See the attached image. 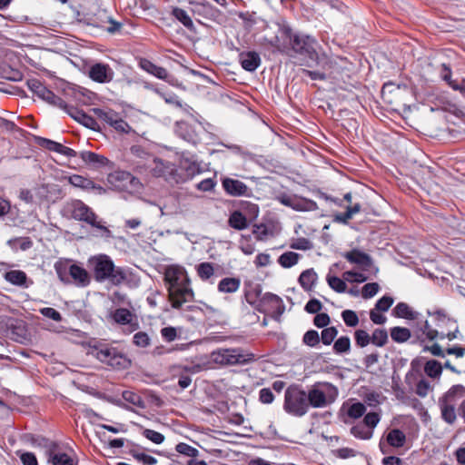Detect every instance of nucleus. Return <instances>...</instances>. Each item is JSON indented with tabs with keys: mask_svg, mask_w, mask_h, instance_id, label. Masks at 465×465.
Listing matches in <instances>:
<instances>
[{
	"mask_svg": "<svg viewBox=\"0 0 465 465\" xmlns=\"http://www.w3.org/2000/svg\"><path fill=\"white\" fill-rule=\"evenodd\" d=\"M337 388L329 382L316 383L307 393V402L313 408H323L335 401Z\"/></svg>",
	"mask_w": 465,
	"mask_h": 465,
	"instance_id": "1a4fd4ad",
	"label": "nucleus"
},
{
	"mask_svg": "<svg viewBox=\"0 0 465 465\" xmlns=\"http://www.w3.org/2000/svg\"><path fill=\"white\" fill-rule=\"evenodd\" d=\"M114 73L106 64L97 63L89 69V77L100 84L109 83L113 80Z\"/></svg>",
	"mask_w": 465,
	"mask_h": 465,
	"instance_id": "f3484780",
	"label": "nucleus"
},
{
	"mask_svg": "<svg viewBox=\"0 0 465 465\" xmlns=\"http://www.w3.org/2000/svg\"><path fill=\"white\" fill-rule=\"evenodd\" d=\"M392 315L406 320H417L420 313L413 311L407 303L399 302L392 310Z\"/></svg>",
	"mask_w": 465,
	"mask_h": 465,
	"instance_id": "cd10ccee",
	"label": "nucleus"
},
{
	"mask_svg": "<svg viewBox=\"0 0 465 465\" xmlns=\"http://www.w3.org/2000/svg\"><path fill=\"white\" fill-rule=\"evenodd\" d=\"M351 349V340L348 336H341L333 344L335 353L341 354L348 352Z\"/></svg>",
	"mask_w": 465,
	"mask_h": 465,
	"instance_id": "09e8293b",
	"label": "nucleus"
},
{
	"mask_svg": "<svg viewBox=\"0 0 465 465\" xmlns=\"http://www.w3.org/2000/svg\"><path fill=\"white\" fill-rule=\"evenodd\" d=\"M37 143L40 146H42L51 152H55L57 153L60 152L61 147L63 145L60 143L54 142V141L47 139V138H43V137H37Z\"/></svg>",
	"mask_w": 465,
	"mask_h": 465,
	"instance_id": "6e6d98bb",
	"label": "nucleus"
},
{
	"mask_svg": "<svg viewBox=\"0 0 465 465\" xmlns=\"http://www.w3.org/2000/svg\"><path fill=\"white\" fill-rule=\"evenodd\" d=\"M171 14L176 20H178L188 30H190L192 32L195 31L193 22L185 10H183L180 7H173L172 9Z\"/></svg>",
	"mask_w": 465,
	"mask_h": 465,
	"instance_id": "473e14b6",
	"label": "nucleus"
},
{
	"mask_svg": "<svg viewBox=\"0 0 465 465\" xmlns=\"http://www.w3.org/2000/svg\"><path fill=\"white\" fill-rule=\"evenodd\" d=\"M283 409L292 416H304L309 410L307 393L299 386L288 387L284 393Z\"/></svg>",
	"mask_w": 465,
	"mask_h": 465,
	"instance_id": "423d86ee",
	"label": "nucleus"
},
{
	"mask_svg": "<svg viewBox=\"0 0 465 465\" xmlns=\"http://www.w3.org/2000/svg\"><path fill=\"white\" fill-rule=\"evenodd\" d=\"M71 280L77 287L82 288L88 286L91 282L88 272L77 264L70 265V281Z\"/></svg>",
	"mask_w": 465,
	"mask_h": 465,
	"instance_id": "aec40b11",
	"label": "nucleus"
},
{
	"mask_svg": "<svg viewBox=\"0 0 465 465\" xmlns=\"http://www.w3.org/2000/svg\"><path fill=\"white\" fill-rule=\"evenodd\" d=\"M140 67L150 74L157 77L158 79L169 81V74L167 70L162 66L154 64L148 59H141L139 63Z\"/></svg>",
	"mask_w": 465,
	"mask_h": 465,
	"instance_id": "393cba45",
	"label": "nucleus"
},
{
	"mask_svg": "<svg viewBox=\"0 0 465 465\" xmlns=\"http://www.w3.org/2000/svg\"><path fill=\"white\" fill-rule=\"evenodd\" d=\"M69 181L72 185L80 187L86 191H90V188L94 186V181L79 174L72 175Z\"/></svg>",
	"mask_w": 465,
	"mask_h": 465,
	"instance_id": "c03bdc74",
	"label": "nucleus"
},
{
	"mask_svg": "<svg viewBox=\"0 0 465 465\" xmlns=\"http://www.w3.org/2000/svg\"><path fill=\"white\" fill-rule=\"evenodd\" d=\"M26 84L29 90L38 98L59 108L67 109L66 103L49 90L40 80L36 78L29 79Z\"/></svg>",
	"mask_w": 465,
	"mask_h": 465,
	"instance_id": "f8f14e48",
	"label": "nucleus"
},
{
	"mask_svg": "<svg viewBox=\"0 0 465 465\" xmlns=\"http://www.w3.org/2000/svg\"><path fill=\"white\" fill-rule=\"evenodd\" d=\"M249 356L243 354L240 349H219L212 353V360L221 365H235L249 361Z\"/></svg>",
	"mask_w": 465,
	"mask_h": 465,
	"instance_id": "ddd939ff",
	"label": "nucleus"
},
{
	"mask_svg": "<svg viewBox=\"0 0 465 465\" xmlns=\"http://www.w3.org/2000/svg\"><path fill=\"white\" fill-rule=\"evenodd\" d=\"M301 255L294 252H283L278 259L279 264L283 268H291L294 266Z\"/></svg>",
	"mask_w": 465,
	"mask_h": 465,
	"instance_id": "ea45409f",
	"label": "nucleus"
},
{
	"mask_svg": "<svg viewBox=\"0 0 465 465\" xmlns=\"http://www.w3.org/2000/svg\"><path fill=\"white\" fill-rule=\"evenodd\" d=\"M67 112L74 120L82 124L84 126L92 130L99 128V124L96 120L85 114L83 110H79L75 107H70L67 109Z\"/></svg>",
	"mask_w": 465,
	"mask_h": 465,
	"instance_id": "5701e85b",
	"label": "nucleus"
},
{
	"mask_svg": "<svg viewBox=\"0 0 465 465\" xmlns=\"http://www.w3.org/2000/svg\"><path fill=\"white\" fill-rule=\"evenodd\" d=\"M442 364L436 360H429L424 364V372L431 379L439 380L442 374Z\"/></svg>",
	"mask_w": 465,
	"mask_h": 465,
	"instance_id": "f704fd0d",
	"label": "nucleus"
},
{
	"mask_svg": "<svg viewBox=\"0 0 465 465\" xmlns=\"http://www.w3.org/2000/svg\"><path fill=\"white\" fill-rule=\"evenodd\" d=\"M355 343L360 348H364L371 342V335L364 330H357L354 332Z\"/></svg>",
	"mask_w": 465,
	"mask_h": 465,
	"instance_id": "603ef678",
	"label": "nucleus"
},
{
	"mask_svg": "<svg viewBox=\"0 0 465 465\" xmlns=\"http://www.w3.org/2000/svg\"><path fill=\"white\" fill-rule=\"evenodd\" d=\"M386 440L391 447L401 448L406 443V435L400 429H392L388 432Z\"/></svg>",
	"mask_w": 465,
	"mask_h": 465,
	"instance_id": "7c9ffc66",
	"label": "nucleus"
},
{
	"mask_svg": "<svg viewBox=\"0 0 465 465\" xmlns=\"http://www.w3.org/2000/svg\"><path fill=\"white\" fill-rule=\"evenodd\" d=\"M463 400H465V386L462 384L452 385L439 398L440 416L446 423L450 425L455 423L458 413L456 405Z\"/></svg>",
	"mask_w": 465,
	"mask_h": 465,
	"instance_id": "39448f33",
	"label": "nucleus"
},
{
	"mask_svg": "<svg viewBox=\"0 0 465 465\" xmlns=\"http://www.w3.org/2000/svg\"><path fill=\"white\" fill-rule=\"evenodd\" d=\"M390 335L393 341L403 343L411 337V332L408 328L396 326L391 328Z\"/></svg>",
	"mask_w": 465,
	"mask_h": 465,
	"instance_id": "e433bc0d",
	"label": "nucleus"
},
{
	"mask_svg": "<svg viewBox=\"0 0 465 465\" xmlns=\"http://www.w3.org/2000/svg\"><path fill=\"white\" fill-rule=\"evenodd\" d=\"M201 172L202 170L197 163L190 162L188 160L183 161L181 163L180 169H178V173L183 178V180L181 183L192 179L196 174H199Z\"/></svg>",
	"mask_w": 465,
	"mask_h": 465,
	"instance_id": "bb28decb",
	"label": "nucleus"
},
{
	"mask_svg": "<svg viewBox=\"0 0 465 465\" xmlns=\"http://www.w3.org/2000/svg\"><path fill=\"white\" fill-rule=\"evenodd\" d=\"M93 112L98 119L104 121L110 126L118 115V114L112 109L94 108Z\"/></svg>",
	"mask_w": 465,
	"mask_h": 465,
	"instance_id": "58836bf2",
	"label": "nucleus"
},
{
	"mask_svg": "<svg viewBox=\"0 0 465 465\" xmlns=\"http://www.w3.org/2000/svg\"><path fill=\"white\" fill-rule=\"evenodd\" d=\"M342 257L350 263L356 264L363 272H371L373 274H377L379 272L378 267L373 263L372 258L359 249L354 248L346 252L342 253Z\"/></svg>",
	"mask_w": 465,
	"mask_h": 465,
	"instance_id": "4468645a",
	"label": "nucleus"
},
{
	"mask_svg": "<svg viewBox=\"0 0 465 465\" xmlns=\"http://www.w3.org/2000/svg\"><path fill=\"white\" fill-rule=\"evenodd\" d=\"M35 442H37V444L39 446L45 449V453L47 455L48 462L53 460L54 456L58 455V453H56V451L59 448V445L57 442L43 438V437L37 438L35 440Z\"/></svg>",
	"mask_w": 465,
	"mask_h": 465,
	"instance_id": "c9c22d12",
	"label": "nucleus"
},
{
	"mask_svg": "<svg viewBox=\"0 0 465 465\" xmlns=\"http://www.w3.org/2000/svg\"><path fill=\"white\" fill-rule=\"evenodd\" d=\"M317 278V273L313 269H307L299 276V283L304 291L309 292L314 287Z\"/></svg>",
	"mask_w": 465,
	"mask_h": 465,
	"instance_id": "c756f323",
	"label": "nucleus"
},
{
	"mask_svg": "<svg viewBox=\"0 0 465 465\" xmlns=\"http://www.w3.org/2000/svg\"><path fill=\"white\" fill-rule=\"evenodd\" d=\"M371 342L377 347H383L388 342V332L385 329H375L371 335Z\"/></svg>",
	"mask_w": 465,
	"mask_h": 465,
	"instance_id": "79ce46f5",
	"label": "nucleus"
},
{
	"mask_svg": "<svg viewBox=\"0 0 465 465\" xmlns=\"http://www.w3.org/2000/svg\"><path fill=\"white\" fill-rule=\"evenodd\" d=\"M134 156L144 159V163H137V168L149 169L155 177H163L168 183H181L183 178L178 173V169L169 161L155 158L144 152L142 147L134 145L131 148Z\"/></svg>",
	"mask_w": 465,
	"mask_h": 465,
	"instance_id": "f03ea898",
	"label": "nucleus"
},
{
	"mask_svg": "<svg viewBox=\"0 0 465 465\" xmlns=\"http://www.w3.org/2000/svg\"><path fill=\"white\" fill-rule=\"evenodd\" d=\"M229 225L238 231L244 230L249 223L246 216L240 211H233L228 220Z\"/></svg>",
	"mask_w": 465,
	"mask_h": 465,
	"instance_id": "72a5a7b5",
	"label": "nucleus"
},
{
	"mask_svg": "<svg viewBox=\"0 0 465 465\" xmlns=\"http://www.w3.org/2000/svg\"><path fill=\"white\" fill-rule=\"evenodd\" d=\"M380 290V286L377 282L366 283L362 287L361 295L364 299H370L375 296Z\"/></svg>",
	"mask_w": 465,
	"mask_h": 465,
	"instance_id": "e2e57ef3",
	"label": "nucleus"
},
{
	"mask_svg": "<svg viewBox=\"0 0 465 465\" xmlns=\"http://www.w3.org/2000/svg\"><path fill=\"white\" fill-rule=\"evenodd\" d=\"M247 302L261 313L270 315L273 320L279 322L285 311V304L281 297L276 294L266 292L256 301Z\"/></svg>",
	"mask_w": 465,
	"mask_h": 465,
	"instance_id": "6e6552de",
	"label": "nucleus"
},
{
	"mask_svg": "<svg viewBox=\"0 0 465 465\" xmlns=\"http://www.w3.org/2000/svg\"><path fill=\"white\" fill-rule=\"evenodd\" d=\"M222 186L224 192L234 197L250 196L252 190L242 181L224 177L222 179Z\"/></svg>",
	"mask_w": 465,
	"mask_h": 465,
	"instance_id": "2eb2a0df",
	"label": "nucleus"
},
{
	"mask_svg": "<svg viewBox=\"0 0 465 465\" xmlns=\"http://www.w3.org/2000/svg\"><path fill=\"white\" fill-rule=\"evenodd\" d=\"M150 341L149 335L144 331H138L133 337L134 344L141 348L147 347L150 344Z\"/></svg>",
	"mask_w": 465,
	"mask_h": 465,
	"instance_id": "0e129e2a",
	"label": "nucleus"
},
{
	"mask_svg": "<svg viewBox=\"0 0 465 465\" xmlns=\"http://www.w3.org/2000/svg\"><path fill=\"white\" fill-rule=\"evenodd\" d=\"M122 397L126 402L132 404L133 406H135V407H138L141 409L145 408L144 401L139 394H137L134 391H124L122 393Z\"/></svg>",
	"mask_w": 465,
	"mask_h": 465,
	"instance_id": "a19ab883",
	"label": "nucleus"
},
{
	"mask_svg": "<svg viewBox=\"0 0 465 465\" xmlns=\"http://www.w3.org/2000/svg\"><path fill=\"white\" fill-rule=\"evenodd\" d=\"M4 279L13 285L23 288H27L33 283L32 281L28 280L26 273L21 270H11L6 272L4 274Z\"/></svg>",
	"mask_w": 465,
	"mask_h": 465,
	"instance_id": "b1692460",
	"label": "nucleus"
},
{
	"mask_svg": "<svg viewBox=\"0 0 465 465\" xmlns=\"http://www.w3.org/2000/svg\"><path fill=\"white\" fill-rule=\"evenodd\" d=\"M241 280L234 277H226L218 283V291L224 293H233L239 290Z\"/></svg>",
	"mask_w": 465,
	"mask_h": 465,
	"instance_id": "c85d7f7f",
	"label": "nucleus"
},
{
	"mask_svg": "<svg viewBox=\"0 0 465 465\" xmlns=\"http://www.w3.org/2000/svg\"><path fill=\"white\" fill-rule=\"evenodd\" d=\"M420 330L421 331V332L423 334H425V336L430 340V341H433L435 339L438 338L439 336V331L435 329H432L431 326L430 325L429 322L427 320H424L422 322H421V325L420 327Z\"/></svg>",
	"mask_w": 465,
	"mask_h": 465,
	"instance_id": "69168bd1",
	"label": "nucleus"
},
{
	"mask_svg": "<svg viewBox=\"0 0 465 465\" xmlns=\"http://www.w3.org/2000/svg\"><path fill=\"white\" fill-rule=\"evenodd\" d=\"M80 158L93 169H99L106 166L110 161L104 155L90 151H83L79 153Z\"/></svg>",
	"mask_w": 465,
	"mask_h": 465,
	"instance_id": "4be33fe9",
	"label": "nucleus"
},
{
	"mask_svg": "<svg viewBox=\"0 0 465 465\" xmlns=\"http://www.w3.org/2000/svg\"><path fill=\"white\" fill-rule=\"evenodd\" d=\"M252 233L257 240L262 241L267 238L270 232H269L267 225H265L264 223H260V224H255L253 226Z\"/></svg>",
	"mask_w": 465,
	"mask_h": 465,
	"instance_id": "774afa93",
	"label": "nucleus"
},
{
	"mask_svg": "<svg viewBox=\"0 0 465 465\" xmlns=\"http://www.w3.org/2000/svg\"><path fill=\"white\" fill-rule=\"evenodd\" d=\"M338 334L336 327H327L322 331L321 340L324 345H330Z\"/></svg>",
	"mask_w": 465,
	"mask_h": 465,
	"instance_id": "5fc2aeb1",
	"label": "nucleus"
},
{
	"mask_svg": "<svg viewBox=\"0 0 465 465\" xmlns=\"http://www.w3.org/2000/svg\"><path fill=\"white\" fill-rule=\"evenodd\" d=\"M193 13L213 21L221 16V11L207 1L194 3Z\"/></svg>",
	"mask_w": 465,
	"mask_h": 465,
	"instance_id": "6ab92c4d",
	"label": "nucleus"
},
{
	"mask_svg": "<svg viewBox=\"0 0 465 465\" xmlns=\"http://www.w3.org/2000/svg\"><path fill=\"white\" fill-rule=\"evenodd\" d=\"M302 341L309 347H315L320 342V336L317 331L310 330L303 335Z\"/></svg>",
	"mask_w": 465,
	"mask_h": 465,
	"instance_id": "bf43d9fd",
	"label": "nucleus"
},
{
	"mask_svg": "<svg viewBox=\"0 0 465 465\" xmlns=\"http://www.w3.org/2000/svg\"><path fill=\"white\" fill-rule=\"evenodd\" d=\"M292 210L297 212H311L318 210L317 203L302 196H295Z\"/></svg>",
	"mask_w": 465,
	"mask_h": 465,
	"instance_id": "2f4dec72",
	"label": "nucleus"
},
{
	"mask_svg": "<svg viewBox=\"0 0 465 465\" xmlns=\"http://www.w3.org/2000/svg\"><path fill=\"white\" fill-rule=\"evenodd\" d=\"M343 279L350 282H357L362 283L368 280V276H366L363 272H355V271H347L343 272Z\"/></svg>",
	"mask_w": 465,
	"mask_h": 465,
	"instance_id": "8fccbe9b",
	"label": "nucleus"
},
{
	"mask_svg": "<svg viewBox=\"0 0 465 465\" xmlns=\"http://www.w3.org/2000/svg\"><path fill=\"white\" fill-rule=\"evenodd\" d=\"M432 390L433 387L430 385V381L425 379H421L416 384L415 392L418 396L425 398Z\"/></svg>",
	"mask_w": 465,
	"mask_h": 465,
	"instance_id": "4d7b16f0",
	"label": "nucleus"
},
{
	"mask_svg": "<svg viewBox=\"0 0 465 465\" xmlns=\"http://www.w3.org/2000/svg\"><path fill=\"white\" fill-rule=\"evenodd\" d=\"M92 354L98 361L114 369L124 370L131 365V361L124 353L107 344L94 347Z\"/></svg>",
	"mask_w": 465,
	"mask_h": 465,
	"instance_id": "0eeeda50",
	"label": "nucleus"
},
{
	"mask_svg": "<svg viewBox=\"0 0 465 465\" xmlns=\"http://www.w3.org/2000/svg\"><path fill=\"white\" fill-rule=\"evenodd\" d=\"M203 306H197V305H187L186 310L189 312H193L195 314L202 313L204 316H211L219 313V311L217 309H214L213 307L206 304L202 303Z\"/></svg>",
	"mask_w": 465,
	"mask_h": 465,
	"instance_id": "a18cd8bd",
	"label": "nucleus"
},
{
	"mask_svg": "<svg viewBox=\"0 0 465 465\" xmlns=\"http://www.w3.org/2000/svg\"><path fill=\"white\" fill-rule=\"evenodd\" d=\"M175 450L180 454H183L190 458H195L199 454L197 449L184 442L178 443L175 447Z\"/></svg>",
	"mask_w": 465,
	"mask_h": 465,
	"instance_id": "864d4df0",
	"label": "nucleus"
},
{
	"mask_svg": "<svg viewBox=\"0 0 465 465\" xmlns=\"http://www.w3.org/2000/svg\"><path fill=\"white\" fill-rule=\"evenodd\" d=\"M112 320L120 325H130L134 331L139 327L137 318L130 310L126 308H118L111 312Z\"/></svg>",
	"mask_w": 465,
	"mask_h": 465,
	"instance_id": "a211bd4d",
	"label": "nucleus"
},
{
	"mask_svg": "<svg viewBox=\"0 0 465 465\" xmlns=\"http://www.w3.org/2000/svg\"><path fill=\"white\" fill-rule=\"evenodd\" d=\"M326 281L330 288H331L336 292L342 293L346 292L347 285L345 283V280H341L337 276L328 274Z\"/></svg>",
	"mask_w": 465,
	"mask_h": 465,
	"instance_id": "49530a36",
	"label": "nucleus"
},
{
	"mask_svg": "<svg viewBox=\"0 0 465 465\" xmlns=\"http://www.w3.org/2000/svg\"><path fill=\"white\" fill-rule=\"evenodd\" d=\"M365 411H366V407L363 403L355 402V403H352L349 407L347 414L351 418L358 419V418L361 417L365 413Z\"/></svg>",
	"mask_w": 465,
	"mask_h": 465,
	"instance_id": "13d9d810",
	"label": "nucleus"
},
{
	"mask_svg": "<svg viewBox=\"0 0 465 465\" xmlns=\"http://www.w3.org/2000/svg\"><path fill=\"white\" fill-rule=\"evenodd\" d=\"M33 242L27 237H15L7 241V245L12 249H20L22 251L31 248Z\"/></svg>",
	"mask_w": 465,
	"mask_h": 465,
	"instance_id": "37998d69",
	"label": "nucleus"
},
{
	"mask_svg": "<svg viewBox=\"0 0 465 465\" xmlns=\"http://www.w3.org/2000/svg\"><path fill=\"white\" fill-rule=\"evenodd\" d=\"M88 262L97 282L109 281L113 285L117 286L126 280L124 269L115 267L113 260L106 254L93 256Z\"/></svg>",
	"mask_w": 465,
	"mask_h": 465,
	"instance_id": "7ed1b4c3",
	"label": "nucleus"
},
{
	"mask_svg": "<svg viewBox=\"0 0 465 465\" xmlns=\"http://www.w3.org/2000/svg\"><path fill=\"white\" fill-rule=\"evenodd\" d=\"M198 276L203 280L206 281L214 274V268L212 262H201L197 268Z\"/></svg>",
	"mask_w": 465,
	"mask_h": 465,
	"instance_id": "de8ad7c7",
	"label": "nucleus"
},
{
	"mask_svg": "<svg viewBox=\"0 0 465 465\" xmlns=\"http://www.w3.org/2000/svg\"><path fill=\"white\" fill-rule=\"evenodd\" d=\"M174 133L185 142L196 145L201 138L198 130L185 121H177L174 124Z\"/></svg>",
	"mask_w": 465,
	"mask_h": 465,
	"instance_id": "dca6fc26",
	"label": "nucleus"
},
{
	"mask_svg": "<svg viewBox=\"0 0 465 465\" xmlns=\"http://www.w3.org/2000/svg\"><path fill=\"white\" fill-rule=\"evenodd\" d=\"M71 213L74 220L84 222L103 232V236L110 237L111 231L96 221L97 216L93 210L80 200H74L71 203Z\"/></svg>",
	"mask_w": 465,
	"mask_h": 465,
	"instance_id": "9d476101",
	"label": "nucleus"
},
{
	"mask_svg": "<svg viewBox=\"0 0 465 465\" xmlns=\"http://www.w3.org/2000/svg\"><path fill=\"white\" fill-rule=\"evenodd\" d=\"M351 433L358 439L369 440L372 437V431L366 430L363 425H356L351 429Z\"/></svg>",
	"mask_w": 465,
	"mask_h": 465,
	"instance_id": "052dcab7",
	"label": "nucleus"
},
{
	"mask_svg": "<svg viewBox=\"0 0 465 465\" xmlns=\"http://www.w3.org/2000/svg\"><path fill=\"white\" fill-rule=\"evenodd\" d=\"M168 299L173 309H183V305L194 298L190 278L185 269L179 265H170L165 268L163 276Z\"/></svg>",
	"mask_w": 465,
	"mask_h": 465,
	"instance_id": "f257e3e1",
	"label": "nucleus"
},
{
	"mask_svg": "<svg viewBox=\"0 0 465 465\" xmlns=\"http://www.w3.org/2000/svg\"><path fill=\"white\" fill-rule=\"evenodd\" d=\"M239 61L242 67L248 72H254L261 64L260 55L253 51L241 53Z\"/></svg>",
	"mask_w": 465,
	"mask_h": 465,
	"instance_id": "412c9836",
	"label": "nucleus"
},
{
	"mask_svg": "<svg viewBox=\"0 0 465 465\" xmlns=\"http://www.w3.org/2000/svg\"><path fill=\"white\" fill-rule=\"evenodd\" d=\"M143 435L147 440H151L152 442H153L155 444H161L164 440V436L162 433H160L156 430H153L145 429L143 431Z\"/></svg>",
	"mask_w": 465,
	"mask_h": 465,
	"instance_id": "338daca9",
	"label": "nucleus"
},
{
	"mask_svg": "<svg viewBox=\"0 0 465 465\" xmlns=\"http://www.w3.org/2000/svg\"><path fill=\"white\" fill-rule=\"evenodd\" d=\"M100 16L101 18L99 19L97 17L91 18V22L89 24L96 27H104L103 23L107 22L110 24V26L106 27V31L110 34H115L121 29L122 24L114 21L111 16H108L105 11H103L100 14Z\"/></svg>",
	"mask_w": 465,
	"mask_h": 465,
	"instance_id": "a878e982",
	"label": "nucleus"
},
{
	"mask_svg": "<svg viewBox=\"0 0 465 465\" xmlns=\"http://www.w3.org/2000/svg\"><path fill=\"white\" fill-rule=\"evenodd\" d=\"M341 319L348 327H355L359 324V317L356 312L352 310L342 311Z\"/></svg>",
	"mask_w": 465,
	"mask_h": 465,
	"instance_id": "3c124183",
	"label": "nucleus"
},
{
	"mask_svg": "<svg viewBox=\"0 0 465 465\" xmlns=\"http://www.w3.org/2000/svg\"><path fill=\"white\" fill-rule=\"evenodd\" d=\"M289 43L291 50L300 56L303 60V64L308 67L318 65L323 57L318 53L320 45L316 39L308 35L290 34Z\"/></svg>",
	"mask_w": 465,
	"mask_h": 465,
	"instance_id": "20e7f679",
	"label": "nucleus"
},
{
	"mask_svg": "<svg viewBox=\"0 0 465 465\" xmlns=\"http://www.w3.org/2000/svg\"><path fill=\"white\" fill-rule=\"evenodd\" d=\"M53 465H76L77 462L65 453H58L50 461Z\"/></svg>",
	"mask_w": 465,
	"mask_h": 465,
	"instance_id": "680f3d73",
	"label": "nucleus"
},
{
	"mask_svg": "<svg viewBox=\"0 0 465 465\" xmlns=\"http://www.w3.org/2000/svg\"><path fill=\"white\" fill-rule=\"evenodd\" d=\"M107 182L112 189L118 192L135 193L142 186L139 179L126 171H114L107 176Z\"/></svg>",
	"mask_w": 465,
	"mask_h": 465,
	"instance_id": "9b49d317",
	"label": "nucleus"
},
{
	"mask_svg": "<svg viewBox=\"0 0 465 465\" xmlns=\"http://www.w3.org/2000/svg\"><path fill=\"white\" fill-rule=\"evenodd\" d=\"M70 265L68 262L58 261L54 263V270L59 280L64 283L70 282Z\"/></svg>",
	"mask_w": 465,
	"mask_h": 465,
	"instance_id": "4c0bfd02",
	"label": "nucleus"
}]
</instances>
